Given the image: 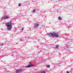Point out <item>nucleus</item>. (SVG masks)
<instances>
[{
  "label": "nucleus",
  "instance_id": "2",
  "mask_svg": "<svg viewBox=\"0 0 73 73\" xmlns=\"http://www.w3.org/2000/svg\"><path fill=\"white\" fill-rule=\"evenodd\" d=\"M54 32H52V33H47V35H48L49 37H52V36H54Z\"/></svg>",
  "mask_w": 73,
  "mask_h": 73
},
{
  "label": "nucleus",
  "instance_id": "21",
  "mask_svg": "<svg viewBox=\"0 0 73 73\" xmlns=\"http://www.w3.org/2000/svg\"><path fill=\"white\" fill-rule=\"evenodd\" d=\"M23 30H24V28H22V31H23Z\"/></svg>",
  "mask_w": 73,
  "mask_h": 73
},
{
  "label": "nucleus",
  "instance_id": "15",
  "mask_svg": "<svg viewBox=\"0 0 73 73\" xmlns=\"http://www.w3.org/2000/svg\"><path fill=\"white\" fill-rule=\"evenodd\" d=\"M41 73H45V71H43L41 72Z\"/></svg>",
  "mask_w": 73,
  "mask_h": 73
},
{
  "label": "nucleus",
  "instance_id": "4",
  "mask_svg": "<svg viewBox=\"0 0 73 73\" xmlns=\"http://www.w3.org/2000/svg\"><path fill=\"white\" fill-rule=\"evenodd\" d=\"M33 66L30 63L27 66H25V68H29V67H31V66Z\"/></svg>",
  "mask_w": 73,
  "mask_h": 73
},
{
  "label": "nucleus",
  "instance_id": "22",
  "mask_svg": "<svg viewBox=\"0 0 73 73\" xmlns=\"http://www.w3.org/2000/svg\"><path fill=\"white\" fill-rule=\"evenodd\" d=\"M11 56H13V54H11Z\"/></svg>",
  "mask_w": 73,
  "mask_h": 73
},
{
  "label": "nucleus",
  "instance_id": "6",
  "mask_svg": "<svg viewBox=\"0 0 73 73\" xmlns=\"http://www.w3.org/2000/svg\"><path fill=\"white\" fill-rule=\"evenodd\" d=\"M22 72V70H16V73H20Z\"/></svg>",
  "mask_w": 73,
  "mask_h": 73
},
{
  "label": "nucleus",
  "instance_id": "23",
  "mask_svg": "<svg viewBox=\"0 0 73 73\" xmlns=\"http://www.w3.org/2000/svg\"><path fill=\"white\" fill-rule=\"evenodd\" d=\"M67 73H69V71H67Z\"/></svg>",
  "mask_w": 73,
  "mask_h": 73
},
{
  "label": "nucleus",
  "instance_id": "18",
  "mask_svg": "<svg viewBox=\"0 0 73 73\" xmlns=\"http://www.w3.org/2000/svg\"><path fill=\"white\" fill-rule=\"evenodd\" d=\"M11 37H13V35H11Z\"/></svg>",
  "mask_w": 73,
  "mask_h": 73
},
{
  "label": "nucleus",
  "instance_id": "28",
  "mask_svg": "<svg viewBox=\"0 0 73 73\" xmlns=\"http://www.w3.org/2000/svg\"><path fill=\"white\" fill-rule=\"evenodd\" d=\"M2 56L3 57H4V56Z\"/></svg>",
  "mask_w": 73,
  "mask_h": 73
},
{
  "label": "nucleus",
  "instance_id": "5",
  "mask_svg": "<svg viewBox=\"0 0 73 73\" xmlns=\"http://www.w3.org/2000/svg\"><path fill=\"white\" fill-rule=\"evenodd\" d=\"M39 26V24L38 23H36L35 24V28H37V27H38Z\"/></svg>",
  "mask_w": 73,
  "mask_h": 73
},
{
  "label": "nucleus",
  "instance_id": "7",
  "mask_svg": "<svg viewBox=\"0 0 73 73\" xmlns=\"http://www.w3.org/2000/svg\"><path fill=\"white\" fill-rule=\"evenodd\" d=\"M4 19H8L9 18V17H8L7 16H5L4 17Z\"/></svg>",
  "mask_w": 73,
  "mask_h": 73
},
{
  "label": "nucleus",
  "instance_id": "1",
  "mask_svg": "<svg viewBox=\"0 0 73 73\" xmlns=\"http://www.w3.org/2000/svg\"><path fill=\"white\" fill-rule=\"evenodd\" d=\"M6 26L7 27L8 31H10L12 29V26L11 22H9L7 23L6 24Z\"/></svg>",
  "mask_w": 73,
  "mask_h": 73
},
{
  "label": "nucleus",
  "instance_id": "10",
  "mask_svg": "<svg viewBox=\"0 0 73 73\" xmlns=\"http://www.w3.org/2000/svg\"><path fill=\"white\" fill-rule=\"evenodd\" d=\"M72 39H69L68 40V41H70V42H73V41H72Z\"/></svg>",
  "mask_w": 73,
  "mask_h": 73
},
{
  "label": "nucleus",
  "instance_id": "14",
  "mask_svg": "<svg viewBox=\"0 0 73 73\" xmlns=\"http://www.w3.org/2000/svg\"><path fill=\"white\" fill-rule=\"evenodd\" d=\"M0 45H1V46H3V45H4V44H3V43H1Z\"/></svg>",
  "mask_w": 73,
  "mask_h": 73
},
{
  "label": "nucleus",
  "instance_id": "24",
  "mask_svg": "<svg viewBox=\"0 0 73 73\" xmlns=\"http://www.w3.org/2000/svg\"><path fill=\"white\" fill-rule=\"evenodd\" d=\"M20 41H22V40L21 39L20 40Z\"/></svg>",
  "mask_w": 73,
  "mask_h": 73
},
{
  "label": "nucleus",
  "instance_id": "3",
  "mask_svg": "<svg viewBox=\"0 0 73 73\" xmlns=\"http://www.w3.org/2000/svg\"><path fill=\"white\" fill-rule=\"evenodd\" d=\"M54 36H55L56 37H58V33H56L54 32Z\"/></svg>",
  "mask_w": 73,
  "mask_h": 73
},
{
  "label": "nucleus",
  "instance_id": "26",
  "mask_svg": "<svg viewBox=\"0 0 73 73\" xmlns=\"http://www.w3.org/2000/svg\"><path fill=\"white\" fill-rule=\"evenodd\" d=\"M70 28V26H69L68 27V28Z\"/></svg>",
  "mask_w": 73,
  "mask_h": 73
},
{
  "label": "nucleus",
  "instance_id": "12",
  "mask_svg": "<svg viewBox=\"0 0 73 73\" xmlns=\"http://www.w3.org/2000/svg\"><path fill=\"white\" fill-rule=\"evenodd\" d=\"M66 48H69V46L68 45H66Z\"/></svg>",
  "mask_w": 73,
  "mask_h": 73
},
{
  "label": "nucleus",
  "instance_id": "20",
  "mask_svg": "<svg viewBox=\"0 0 73 73\" xmlns=\"http://www.w3.org/2000/svg\"><path fill=\"white\" fill-rule=\"evenodd\" d=\"M1 30L2 31H3V30H4V29H1Z\"/></svg>",
  "mask_w": 73,
  "mask_h": 73
},
{
  "label": "nucleus",
  "instance_id": "16",
  "mask_svg": "<svg viewBox=\"0 0 73 73\" xmlns=\"http://www.w3.org/2000/svg\"><path fill=\"white\" fill-rule=\"evenodd\" d=\"M19 7H20V6H21V3H19V4L18 5Z\"/></svg>",
  "mask_w": 73,
  "mask_h": 73
},
{
  "label": "nucleus",
  "instance_id": "8",
  "mask_svg": "<svg viewBox=\"0 0 73 73\" xmlns=\"http://www.w3.org/2000/svg\"><path fill=\"white\" fill-rule=\"evenodd\" d=\"M58 46H59V45H56V47H54V49H57V48H58Z\"/></svg>",
  "mask_w": 73,
  "mask_h": 73
},
{
  "label": "nucleus",
  "instance_id": "30",
  "mask_svg": "<svg viewBox=\"0 0 73 73\" xmlns=\"http://www.w3.org/2000/svg\"><path fill=\"white\" fill-rule=\"evenodd\" d=\"M66 40H67V39H66Z\"/></svg>",
  "mask_w": 73,
  "mask_h": 73
},
{
  "label": "nucleus",
  "instance_id": "9",
  "mask_svg": "<svg viewBox=\"0 0 73 73\" xmlns=\"http://www.w3.org/2000/svg\"><path fill=\"white\" fill-rule=\"evenodd\" d=\"M58 20H62V18H61L60 17H59L58 18Z\"/></svg>",
  "mask_w": 73,
  "mask_h": 73
},
{
  "label": "nucleus",
  "instance_id": "25",
  "mask_svg": "<svg viewBox=\"0 0 73 73\" xmlns=\"http://www.w3.org/2000/svg\"><path fill=\"white\" fill-rule=\"evenodd\" d=\"M38 42H40V40H38Z\"/></svg>",
  "mask_w": 73,
  "mask_h": 73
},
{
  "label": "nucleus",
  "instance_id": "11",
  "mask_svg": "<svg viewBox=\"0 0 73 73\" xmlns=\"http://www.w3.org/2000/svg\"><path fill=\"white\" fill-rule=\"evenodd\" d=\"M46 67H47V68H49V67H50V65H46Z\"/></svg>",
  "mask_w": 73,
  "mask_h": 73
},
{
  "label": "nucleus",
  "instance_id": "19",
  "mask_svg": "<svg viewBox=\"0 0 73 73\" xmlns=\"http://www.w3.org/2000/svg\"><path fill=\"white\" fill-rule=\"evenodd\" d=\"M69 51H70V50H69V49L67 50V52H69Z\"/></svg>",
  "mask_w": 73,
  "mask_h": 73
},
{
  "label": "nucleus",
  "instance_id": "29",
  "mask_svg": "<svg viewBox=\"0 0 73 73\" xmlns=\"http://www.w3.org/2000/svg\"><path fill=\"white\" fill-rule=\"evenodd\" d=\"M0 57H1V56Z\"/></svg>",
  "mask_w": 73,
  "mask_h": 73
},
{
  "label": "nucleus",
  "instance_id": "17",
  "mask_svg": "<svg viewBox=\"0 0 73 73\" xmlns=\"http://www.w3.org/2000/svg\"><path fill=\"white\" fill-rule=\"evenodd\" d=\"M36 10H33V12H36Z\"/></svg>",
  "mask_w": 73,
  "mask_h": 73
},
{
  "label": "nucleus",
  "instance_id": "27",
  "mask_svg": "<svg viewBox=\"0 0 73 73\" xmlns=\"http://www.w3.org/2000/svg\"><path fill=\"white\" fill-rule=\"evenodd\" d=\"M57 65H58V66H59V64H58Z\"/></svg>",
  "mask_w": 73,
  "mask_h": 73
},
{
  "label": "nucleus",
  "instance_id": "13",
  "mask_svg": "<svg viewBox=\"0 0 73 73\" xmlns=\"http://www.w3.org/2000/svg\"><path fill=\"white\" fill-rule=\"evenodd\" d=\"M4 17H2V18H1V20H4Z\"/></svg>",
  "mask_w": 73,
  "mask_h": 73
}]
</instances>
